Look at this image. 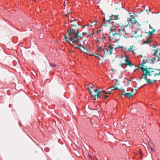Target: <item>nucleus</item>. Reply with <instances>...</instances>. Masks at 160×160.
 Masks as SVG:
<instances>
[{
    "label": "nucleus",
    "instance_id": "nucleus-3",
    "mask_svg": "<svg viewBox=\"0 0 160 160\" xmlns=\"http://www.w3.org/2000/svg\"><path fill=\"white\" fill-rule=\"evenodd\" d=\"M123 29H118V32H117L115 29H113L112 28H110V32L109 34V37L111 40H115L114 43H118L121 37V36L123 34L122 33L120 32V31L122 30Z\"/></svg>",
    "mask_w": 160,
    "mask_h": 160
},
{
    "label": "nucleus",
    "instance_id": "nucleus-15",
    "mask_svg": "<svg viewBox=\"0 0 160 160\" xmlns=\"http://www.w3.org/2000/svg\"><path fill=\"white\" fill-rule=\"evenodd\" d=\"M153 144L152 143L150 142L148 144L149 148L150 149L151 152H154V149L153 148Z\"/></svg>",
    "mask_w": 160,
    "mask_h": 160
},
{
    "label": "nucleus",
    "instance_id": "nucleus-34",
    "mask_svg": "<svg viewBox=\"0 0 160 160\" xmlns=\"http://www.w3.org/2000/svg\"><path fill=\"white\" fill-rule=\"evenodd\" d=\"M102 47H98V50H102Z\"/></svg>",
    "mask_w": 160,
    "mask_h": 160
},
{
    "label": "nucleus",
    "instance_id": "nucleus-30",
    "mask_svg": "<svg viewBox=\"0 0 160 160\" xmlns=\"http://www.w3.org/2000/svg\"><path fill=\"white\" fill-rule=\"evenodd\" d=\"M93 55H94L95 57H98V54L95 53L94 54H93Z\"/></svg>",
    "mask_w": 160,
    "mask_h": 160
},
{
    "label": "nucleus",
    "instance_id": "nucleus-41",
    "mask_svg": "<svg viewBox=\"0 0 160 160\" xmlns=\"http://www.w3.org/2000/svg\"><path fill=\"white\" fill-rule=\"evenodd\" d=\"M100 52V50H98V49L97 50V52Z\"/></svg>",
    "mask_w": 160,
    "mask_h": 160
},
{
    "label": "nucleus",
    "instance_id": "nucleus-19",
    "mask_svg": "<svg viewBox=\"0 0 160 160\" xmlns=\"http://www.w3.org/2000/svg\"><path fill=\"white\" fill-rule=\"evenodd\" d=\"M155 29H152V31H149L148 32V34L151 36L153 34V33L155 32Z\"/></svg>",
    "mask_w": 160,
    "mask_h": 160
},
{
    "label": "nucleus",
    "instance_id": "nucleus-23",
    "mask_svg": "<svg viewBox=\"0 0 160 160\" xmlns=\"http://www.w3.org/2000/svg\"><path fill=\"white\" fill-rule=\"evenodd\" d=\"M50 64L53 69H55L56 68V65L55 64H53L51 63H50Z\"/></svg>",
    "mask_w": 160,
    "mask_h": 160
},
{
    "label": "nucleus",
    "instance_id": "nucleus-33",
    "mask_svg": "<svg viewBox=\"0 0 160 160\" xmlns=\"http://www.w3.org/2000/svg\"><path fill=\"white\" fill-rule=\"evenodd\" d=\"M139 153H140V155H141V156H142V151L141 150H139Z\"/></svg>",
    "mask_w": 160,
    "mask_h": 160
},
{
    "label": "nucleus",
    "instance_id": "nucleus-5",
    "mask_svg": "<svg viewBox=\"0 0 160 160\" xmlns=\"http://www.w3.org/2000/svg\"><path fill=\"white\" fill-rule=\"evenodd\" d=\"M112 6L113 9V14L114 15L118 14L120 9L122 8L123 7L121 4H118V2L112 4Z\"/></svg>",
    "mask_w": 160,
    "mask_h": 160
},
{
    "label": "nucleus",
    "instance_id": "nucleus-47",
    "mask_svg": "<svg viewBox=\"0 0 160 160\" xmlns=\"http://www.w3.org/2000/svg\"><path fill=\"white\" fill-rule=\"evenodd\" d=\"M97 58H98L99 59H100V58L98 56V57Z\"/></svg>",
    "mask_w": 160,
    "mask_h": 160
},
{
    "label": "nucleus",
    "instance_id": "nucleus-25",
    "mask_svg": "<svg viewBox=\"0 0 160 160\" xmlns=\"http://www.w3.org/2000/svg\"><path fill=\"white\" fill-rule=\"evenodd\" d=\"M105 21H106V20H105V19L104 18L103 20V23L102 24L103 25H104L105 26H106L107 25V24L106 25Z\"/></svg>",
    "mask_w": 160,
    "mask_h": 160
},
{
    "label": "nucleus",
    "instance_id": "nucleus-6",
    "mask_svg": "<svg viewBox=\"0 0 160 160\" xmlns=\"http://www.w3.org/2000/svg\"><path fill=\"white\" fill-rule=\"evenodd\" d=\"M112 18H110L108 20V23L109 24H111V25H113L114 22V20H116L119 19V18H118L119 15L118 14L115 15L112 14Z\"/></svg>",
    "mask_w": 160,
    "mask_h": 160
},
{
    "label": "nucleus",
    "instance_id": "nucleus-20",
    "mask_svg": "<svg viewBox=\"0 0 160 160\" xmlns=\"http://www.w3.org/2000/svg\"><path fill=\"white\" fill-rule=\"evenodd\" d=\"M148 60V62H149L148 61H149V60H151L152 62H153V61H156V58H152L151 59H149V58H148V59H146V60Z\"/></svg>",
    "mask_w": 160,
    "mask_h": 160
},
{
    "label": "nucleus",
    "instance_id": "nucleus-18",
    "mask_svg": "<svg viewBox=\"0 0 160 160\" xmlns=\"http://www.w3.org/2000/svg\"><path fill=\"white\" fill-rule=\"evenodd\" d=\"M129 19H132L131 23L132 22V24H135V23H137V22L134 17H133V19L132 18H129Z\"/></svg>",
    "mask_w": 160,
    "mask_h": 160
},
{
    "label": "nucleus",
    "instance_id": "nucleus-10",
    "mask_svg": "<svg viewBox=\"0 0 160 160\" xmlns=\"http://www.w3.org/2000/svg\"><path fill=\"white\" fill-rule=\"evenodd\" d=\"M78 39H78V43H77V42H72V41H71L70 40H69L71 42H69V44L70 45H71L73 46H74L76 48L79 49L80 47V45L78 44L79 42Z\"/></svg>",
    "mask_w": 160,
    "mask_h": 160
},
{
    "label": "nucleus",
    "instance_id": "nucleus-37",
    "mask_svg": "<svg viewBox=\"0 0 160 160\" xmlns=\"http://www.w3.org/2000/svg\"><path fill=\"white\" fill-rule=\"evenodd\" d=\"M101 30H98L97 31V33L98 34L99 32Z\"/></svg>",
    "mask_w": 160,
    "mask_h": 160
},
{
    "label": "nucleus",
    "instance_id": "nucleus-39",
    "mask_svg": "<svg viewBox=\"0 0 160 160\" xmlns=\"http://www.w3.org/2000/svg\"><path fill=\"white\" fill-rule=\"evenodd\" d=\"M119 83H117L116 84H115V85H116V86H117L118 85H119Z\"/></svg>",
    "mask_w": 160,
    "mask_h": 160
},
{
    "label": "nucleus",
    "instance_id": "nucleus-17",
    "mask_svg": "<svg viewBox=\"0 0 160 160\" xmlns=\"http://www.w3.org/2000/svg\"><path fill=\"white\" fill-rule=\"evenodd\" d=\"M153 50L154 51V53L153 55L156 57H158V52L159 50V49H153Z\"/></svg>",
    "mask_w": 160,
    "mask_h": 160
},
{
    "label": "nucleus",
    "instance_id": "nucleus-2",
    "mask_svg": "<svg viewBox=\"0 0 160 160\" xmlns=\"http://www.w3.org/2000/svg\"><path fill=\"white\" fill-rule=\"evenodd\" d=\"M148 62V60H142V63L138 66V68H140L141 70L143 71H145V72L144 73L142 76L139 78L140 79H141L143 78L145 79L147 82L148 84H151L152 83L156 82L157 80H150L147 78V76H150L153 75L155 77V74L156 69L152 68H148L147 66H144V64Z\"/></svg>",
    "mask_w": 160,
    "mask_h": 160
},
{
    "label": "nucleus",
    "instance_id": "nucleus-16",
    "mask_svg": "<svg viewBox=\"0 0 160 160\" xmlns=\"http://www.w3.org/2000/svg\"><path fill=\"white\" fill-rule=\"evenodd\" d=\"M160 75V69H156L155 74V77L157 76H159Z\"/></svg>",
    "mask_w": 160,
    "mask_h": 160
},
{
    "label": "nucleus",
    "instance_id": "nucleus-32",
    "mask_svg": "<svg viewBox=\"0 0 160 160\" xmlns=\"http://www.w3.org/2000/svg\"><path fill=\"white\" fill-rule=\"evenodd\" d=\"M136 91H137L136 89H134V90L132 89V92L134 93H135V92H136Z\"/></svg>",
    "mask_w": 160,
    "mask_h": 160
},
{
    "label": "nucleus",
    "instance_id": "nucleus-28",
    "mask_svg": "<svg viewBox=\"0 0 160 160\" xmlns=\"http://www.w3.org/2000/svg\"><path fill=\"white\" fill-rule=\"evenodd\" d=\"M87 34V32H84L81 35V36H82V37H83L84 36V35H86Z\"/></svg>",
    "mask_w": 160,
    "mask_h": 160
},
{
    "label": "nucleus",
    "instance_id": "nucleus-4",
    "mask_svg": "<svg viewBox=\"0 0 160 160\" xmlns=\"http://www.w3.org/2000/svg\"><path fill=\"white\" fill-rule=\"evenodd\" d=\"M103 93L106 94L108 93L111 94L110 92H105L103 90H101L100 88L96 89L93 91H90V94L92 95V99L94 100H96L100 96V94H102L103 95L104 99L107 98L108 96L107 95H104Z\"/></svg>",
    "mask_w": 160,
    "mask_h": 160
},
{
    "label": "nucleus",
    "instance_id": "nucleus-7",
    "mask_svg": "<svg viewBox=\"0 0 160 160\" xmlns=\"http://www.w3.org/2000/svg\"><path fill=\"white\" fill-rule=\"evenodd\" d=\"M110 48L109 50L107 48H103L102 49V50L103 51L105 54L106 55H108L109 54L111 55L112 53V48H111V46L110 45L109 46Z\"/></svg>",
    "mask_w": 160,
    "mask_h": 160
},
{
    "label": "nucleus",
    "instance_id": "nucleus-43",
    "mask_svg": "<svg viewBox=\"0 0 160 160\" xmlns=\"http://www.w3.org/2000/svg\"><path fill=\"white\" fill-rule=\"evenodd\" d=\"M132 47L131 46V47H130V48L129 49H132Z\"/></svg>",
    "mask_w": 160,
    "mask_h": 160
},
{
    "label": "nucleus",
    "instance_id": "nucleus-21",
    "mask_svg": "<svg viewBox=\"0 0 160 160\" xmlns=\"http://www.w3.org/2000/svg\"><path fill=\"white\" fill-rule=\"evenodd\" d=\"M85 48L83 47L80 44V47L79 49L81 51L83 52L84 50H85Z\"/></svg>",
    "mask_w": 160,
    "mask_h": 160
},
{
    "label": "nucleus",
    "instance_id": "nucleus-31",
    "mask_svg": "<svg viewBox=\"0 0 160 160\" xmlns=\"http://www.w3.org/2000/svg\"><path fill=\"white\" fill-rule=\"evenodd\" d=\"M92 24H93V25H95L96 23V21L95 20H94L93 22H91Z\"/></svg>",
    "mask_w": 160,
    "mask_h": 160
},
{
    "label": "nucleus",
    "instance_id": "nucleus-35",
    "mask_svg": "<svg viewBox=\"0 0 160 160\" xmlns=\"http://www.w3.org/2000/svg\"><path fill=\"white\" fill-rule=\"evenodd\" d=\"M111 71H112L113 73H114V70L113 68H112L111 70Z\"/></svg>",
    "mask_w": 160,
    "mask_h": 160
},
{
    "label": "nucleus",
    "instance_id": "nucleus-42",
    "mask_svg": "<svg viewBox=\"0 0 160 160\" xmlns=\"http://www.w3.org/2000/svg\"><path fill=\"white\" fill-rule=\"evenodd\" d=\"M149 26L150 28H152V27L151 26L150 24L149 25Z\"/></svg>",
    "mask_w": 160,
    "mask_h": 160
},
{
    "label": "nucleus",
    "instance_id": "nucleus-14",
    "mask_svg": "<svg viewBox=\"0 0 160 160\" xmlns=\"http://www.w3.org/2000/svg\"><path fill=\"white\" fill-rule=\"evenodd\" d=\"M112 47L111 46V48H112V50L113 48H114L115 49H118L121 46L119 45H114V42H113V43L112 45Z\"/></svg>",
    "mask_w": 160,
    "mask_h": 160
},
{
    "label": "nucleus",
    "instance_id": "nucleus-12",
    "mask_svg": "<svg viewBox=\"0 0 160 160\" xmlns=\"http://www.w3.org/2000/svg\"><path fill=\"white\" fill-rule=\"evenodd\" d=\"M132 19H128L127 20L126 22H125L124 24H123L122 25H124L125 28L127 29V28L131 26L130 23Z\"/></svg>",
    "mask_w": 160,
    "mask_h": 160
},
{
    "label": "nucleus",
    "instance_id": "nucleus-49",
    "mask_svg": "<svg viewBox=\"0 0 160 160\" xmlns=\"http://www.w3.org/2000/svg\"><path fill=\"white\" fill-rule=\"evenodd\" d=\"M88 36H89V37H90V36H91V35H88Z\"/></svg>",
    "mask_w": 160,
    "mask_h": 160
},
{
    "label": "nucleus",
    "instance_id": "nucleus-45",
    "mask_svg": "<svg viewBox=\"0 0 160 160\" xmlns=\"http://www.w3.org/2000/svg\"><path fill=\"white\" fill-rule=\"evenodd\" d=\"M100 56L101 57H103V56H102V55H100Z\"/></svg>",
    "mask_w": 160,
    "mask_h": 160
},
{
    "label": "nucleus",
    "instance_id": "nucleus-36",
    "mask_svg": "<svg viewBox=\"0 0 160 160\" xmlns=\"http://www.w3.org/2000/svg\"><path fill=\"white\" fill-rule=\"evenodd\" d=\"M146 11L147 12V14H148V11L149 12H150L149 11H148V9H147L146 10Z\"/></svg>",
    "mask_w": 160,
    "mask_h": 160
},
{
    "label": "nucleus",
    "instance_id": "nucleus-46",
    "mask_svg": "<svg viewBox=\"0 0 160 160\" xmlns=\"http://www.w3.org/2000/svg\"><path fill=\"white\" fill-rule=\"evenodd\" d=\"M118 43H114V45H116V44H117V45H118Z\"/></svg>",
    "mask_w": 160,
    "mask_h": 160
},
{
    "label": "nucleus",
    "instance_id": "nucleus-40",
    "mask_svg": "<svg viewBox=\"0 0 160 160\" xmlns=\"http://www.w3.org/2000/svg\"><path fill=\"white\" fill-rule=\"evenodd\" d=\"M124 28V26H122V27H121L120 28Z\"/></svg>",
    "mask_w": 160,
    "mask_h": 160
},
{
    "label": "nucleus",
    "instance_id": "nucleus-26",
    "mask_svg": "<svg viewBox=\"0 0 160 160\" xmlns=\"http://www.w3.org/2000/svg\"><path fill=\"white\" fill-rule=\"evenodd\" d=\"M86 86H87L88 87H87V88L89 90H91V89H90V86H89V85H86Z\"/></svg>",
    "mask_w": 160,
    "mask_h": 160
},
{
    "label": "nucleus",
    "instance_id": "nucleus-50",
    "mask_svg": "<svg viewBox=\"0 0 160 160\" xmlns=\"http://www.w3.org/2000/svg\"><path fill=\"white\" fill-rule=\"evenodd\" d=\"M138 24L139 25V23L138 22Z\"/></svg>",
    "mask_w": 160,
    "mask_h": 160
},
{
    "label": "nucleus",
    "instance_id": "nucleus-48",
    "mask_svg": "<svg viewBox=\"0 0 160 160\" xmlns=\"http://www.w3.org/2000/svg\"><path fill=\"white\" fill-rule=\"evenodd\" d=\"M93 32H92V35L93 34Z\"/></svg>",
    "mask_w": 160,
    "mask_h": 160
},
{
    "label": "nucleus",
    "instance_id": "nucleus-44",
    "mask_svg": "<svg viewBox=\"0 0 160 160\" xmlns=\"http://www.w3.org/2000/svg\"><path fill=\"white\" fill-rule=\"evenodd\" d=\"M152 48H155V46L154 45H153L152 46Z\"/></svg>",
    "mask_w": 160,
    "mask_h": 160
},
{
    "label": "nucleus",
    "instance_id": "nucleus-11",
    "mask_svg": "<svg viewBox=\"0 0 160 160\" xmlns=\"http://www.w3.org/2000/svg\"><path fill=\"white\" fill-rule=\"evenodd\" d=\"M125 58H126L125 60V64L127 66H128L130 67L132 66L133 65V64L131 62V61L128 59V56H125Z\"/></svg>",
    "mask_w": 160,
    "mask_h": 160
},
{
    "label": "nucleus",
    "instance_id": "nucleus-1",
    "mask_svg": "<svg viewBox=\"0 0 160 160\" xmlns=\"http://www.w3.org/2000/svg\"><path fill=\"white\" fill-rule=\"evenodd\" d=\"M70 22L72 23V26L75 28L68 30L67 33L68 36L65 35L64 39L65 41L70 40L72 42H75L78 43V39L81 37V36L79 35V32L78 29L79 25L77 19H74L73 20H71Z\"/></svg>",
    "mask_w": 160,
    "mask_h": 160
},
{
    "label": "nucleus",
    "instance_id": "nucleus-22",
    "mask_svg": "<svg viewBox=\"0 0 160 160\" xmlns=\"http://www.w3.org/2000/svg\"><path fill=\"white\" fill-rule=\"evenodd\" d=\"M111 91L113 90L114 89H118V90L120 89L118 88L117 86H114L111 87Z\"/></svg>",
    "mask_w": 160,
    "mask_h": 160
},
{
    "label": "nucleus",
    "instance_id": "nucleus-9",
    "mask_svg": "<svg viewBox=\"0 0 160 160\" xmlns=\"http://www.w3.org/2000/svg\"><path fill=\"white\" fill-rule=\"evenodd\" d=\"M121 94L122 96H124L125 97L130 98L132 97L133 96V95L135 94V93L131 92L126 93L123 90V92H122Z\"/></svg>",
    "mask_w": 160,
    "mask_h": 160
},
{
    "label": "nucleus",
    "instance_id": "nucleus-8",
    "mask_svg": "<svg viewBox=\"0 0 160 160\" xmlns=\"http://www.w3.org/2000/svg\"><path fill=\"white\" fill-rule=\"evenodd\" d=\"M142 34L140 30H137V31H134V33L133 34V36H132L131 37L132 38L133 37L135 38H137L139 37H142Z\"/></svg>",
    "mask_w": 160,
    "mask_h": 160
},
{
    "label": "nucleus",
    "instance_id": "nucleus-13",
    "mask_svg": "<svg viewBox=\"0 0 160 160\" xmlns=\"http://www.w3.org/2000/svg\"><path fill=\"white\" fill-rule=\"evenodd\" d=\"M123 29L122 30H121L120 31V32L121 33H123V34L122 35L126 34H128V32H129V31L130 29H128H128H127L125 28H119L118 29Z\"/></svg>",
    "mask_w": 160,
    "mask_h": 160
},
{
    "label": "nucleus",
    "instance_id": "nucleus-29",
    "mask_svg": "<svg viewBox=\"0 0 160 160\" xmlns=\"http://www.w3.org/2000/svg\"><path fill=\"white\" fill-rule=\"evenodd\" d=\"M150 42V40H149V38H148V40L146 41V43L148 44Z\"/></svg>",
    "mask_w": 160,
    "mask_h": 160
},
{
    "label": "nucleus",
    "instance_id": "nucleus-38",
    "mask_svg": "<svg viewBox=\"0 0 160 160\" xmlns=\"http://www.w3.org/2000/svg\"><path fill=\"white\" fill-rule=\"evenodd\" d=\"M119 66H122V63H120V64H119Z\"/></svg>",
    "mask_w": 160,
    "mask_h": 160
},
{
    "label": "nucleus",
    "instance_id": "nucleus-24",
    "mask_svg": "<svg viewBox=\"0 0 160 160\" xmlns=\"http://www.w3.org/2000/svg\"><path fill=\"white\" fill-rule=\"evenodd\" d=\"M83 52H84L85 53L88 54L90 52V51L89 50H88V49L85 48Z\"/></svg>",
    "mask_w": 160,
    "mask_h": 160
},
{
    "label": "nucleus",
    "instance_id": "nucleus-27",
    "mask_svg": "<svg viewBox=\"0 0 160 160\" xmlns=\"http://www.w3.org/2000/svg\"><path fill=\"white\" fill-rule=\"evenodd\" d=\"M89 86L90 87V88H92L93 87V84L92 83H91L89 84Z\"/></svg>",
    "mask_w": 160,
    "mask_h": 160
}]
</instances>
